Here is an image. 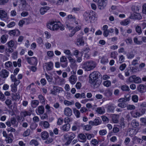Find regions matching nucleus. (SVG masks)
<instances>
[{"mask_svg": "<svg viewBox=\"0 0 146 146\" xmlns=\"http://www.w3.org/2000/svg\"><path fill=\"white\" fill-rule=\"evenodd\" d=\"M44 108L42 106H39L36 110V112H37L38 111L40 114H43L44 112Z\"/></svg>", "mask_w": 146, "mask_h": 146, "instance_id": "20", "label": "nucleus"}, {"mask_svg": "<svg viewBox=\"0 0 146 146\" xmlns=\"http://www.w3.org/2000/svg\"><path fill=\"white\" fill-rule=\"evenodd\" d=\"M64 113L66 116H70L72 114V111L70 108L67 107L64 109Z\"/></svg>", "mask_w": 146, "mask_h": 146, "instance_id": "14", "label": "nucleus"}, {"mask_svg": "<svg viewBox=\"0 0 146 146\" xmlns=\"http://www.w3.org/2000/svg\"><path fill=\"white\" fill-rule=\"evenodd\" d=\"M7 17V13L3 10H0V18L2 19L5 18Z\"/></svg>", "mask_w": 146, "mask_h": 146, "instance_id": "36", "label": "nucleus"}, {"mask_svg": "<svg viewBox=\"0 0 146 146\" xmlns=\"http://www.w3.org/2000/svg\"><path fill=\"white\" fill-rule=\"evenodd\" d=\"M49 9V7L47 6H44L41 8L40 10V14L43 15Z\"/></svg>", "mask_w": 146, "mask_h": 146, "instance_id": "24", "label": "nucleus"}, {"mask_svg": "<svg viewBox=\"0 0 146 146\" xmlns=\"http://www.w3.org/2000/svg\"><path fill=\"white\" fill-rule=\"evenodd\" d=\"M39 104V102L38 100H34L31 101V106L33 108L36 107Z\"/></svg>", "mask_w": 146, "mask_h": 146, "instance_id": "29", "label": "nucleus"}, {"mask_svg": "<svg viewBox=\"0 0 146 146\" xmlns=\"http://www.w3.org/2000/svg\"><path fill=\"white\" fill-rule=\"evenodd\" d=\"M7 44H8V46L10 48H12L14 45L15 42L14 41L11 40L9 41Z\"/></svg>", "mask_w": 146, "mask_h": 146, "instance_id": "58", "label": "nucleus"}, {"mask_svg": "<svg viewBox=\"0 0 146 146\" xmlns=\"http://www.w3.org/2000/svg\"><path fill=\"white\" fill-rule=\"evenodd\" d=\"M40 125L41 126H43L44 128L47 129L50 127V124L47 121H45L41 122L40 124Z\"/></svg>", "mask_w": 146, "mask_h": 146, "instance_id": "22", "label": "nucleus"}, {"mask_svg": "<svg viewBox=\"0 0 146 146\" xmlns=\"http://www.w3.org/2000/svg\"><path fill=\"white\" fill-rule=\"evenodd\" d=\"M75 134L72 132L70 133L68 135L69 139L71 141L75 137Z\"/></svg>", "mask_w": 146, "mask_h": 146, "instance_id": "48", "label": "nucleus"}, {"mask_svg": "<svg viewBox=\"0 0 146 146\" xmlns=\"http://www.w3.org/2000/svg\"><path fill=\"white\" fill-rule=\"evenodd\" d=\"M12 125L14 126L17 127L18 125L16 124V120L15 117H11L10 119V121Z\"/></svg>", "mask_w": 146, "mask_h": 146, "instance_id": "40", "label": "nucleus"}, {"mask_svg": "<svg viewBox=\"0 0 146 146\" xmlns=\"http://www.w3.org/2000/svg\"><path fill=\"white\" fill-rule=\"evenodd\" d=\"M70 128V125L69 123H66L63 125L62 127V129L64 131H68Z\"/></svg>", "mask_w": 146, "mask_h": 146, "instance_id": "28", "label": "nucleus"}, {"mask_svg": "<svg viewBox=\"0 0 146 146\" xmlns=\"http://www.w3.org/2000/svg\"><path fill=\"white\" fill-rule=\"evenodd\" d=\"M64 103L65 105L69 106L74 104V102L73 101L70 102L69 101L65 100L64 102Z\"/></svg>", "mask_w": 146, "mask_h": 146, "instance_id": "47", "label": "nucleus"}, {"mask_svg": "<svg viewBox=\"0 0 146 146\" xmlns=\"http://www.w3.org/2000/svg\"><path fill=\"white\" fill-rule=\"evenodd\" d=\"M132 100L134 102H137L138 100V97L136 95H133L131 98Z\"/></svg>", "mask_w": 146, "mask_h": 146, "instance_id": "54", "label": "nucleus"}, {"mask_svg": "<svg viewBox=\"0 0 146 146\" xmlns=\"http://www.w3.org/2000/svg\"><path fill=\"white\" fill-rule=\"evenodd\" d=\"M121 89L123 91L128 92L130 90L129 87L126 85L122 86H121Z\"/></svg>", "mask_w": 146, "mask_h": 146, "instance_id": "37", "label": "nucleus"}, {"mask_svg": "<svg viewBox=\"0 0 146 146\" xmlns=\"http://www.w3.org/2000/svg\"><path fill=\"white\" fill-rule=\"evenodd\" d=\"M77 78L75 75H71L69 78V81L72 85H74L76 83Z\"/></svg>", "mask_w": 146, "mask_h": 146, "instance_id": "16", "label": "nucleus"}, {"mask_svg": "<svg viewBox=\"0 0 146 146\" xmlns=\"http://www.w3.org/2000/svg\"><path fill=\"white\" fill-rule=\"evenodd\" d=\"M131 125L132 127L136 128L139 126V123L136 119H134L132 121Z\"/></svg>", "mask_w": 146, "mask_h": 146, "instance_id": "23", "label": "nucleus"}, {"mask_svg": "<svg viewBox=\"0 0 146 146\" xmlns=\"http://www.w3.org/2000/svg\"><path fill=\"white\" fill-rule=\"evenodd\" d=\"M118 115L113 114L112 116V120L113 123H117L118 122Z\"/></svg>", "mask_w": 146, "mask_h": 146, "instance_id": "39", "label": "nucleus"}, {"mask_svg": "<svg viewBox=\"0 0 146 146\" xmlns=\"http://www.w3.org/2000/svg\"><path fill=\"white\" fill-rule=\"evenodd\" d=\"M96 63L93 61L90 60L85 62L82 64V68L86 71H90L93 70L96 66Z\"/></svg>", "mask_w": 146, "mask_h": 146, "instance_id": "3", "label": "nucleus"}, {"mask_svg": "<svg viewBox=\"0 0 146 146\" xmlns=\"http://www.w3.org/2000/svg\"><path fill=\"white\" fill-rule=\"evenodd\" d=\"M31 132V130L30 129H27L23 133V136L24 137H26L29 136Z\"/></svg>", "mask_w": 146, "mask_h": 146, "instance_id": "46", "label": "nucleus"}, {"mask_svg": "<svg viewBox=\"0 0 146 146\" xmlns=\"http://www.w3.org/2000/svg\"><path fill=\"white\" fill-rule=\"evenodd\" d=\"M53 89L57 93H61L63 91V89L62 88L55 86H53Z\"/></svg>", "mask_w": 146, "mask_h": 146, "instance_id": "32", "label": "nucleus"}, {"mask_svg": "<svg viewBox=\"0 0 146 146\" xmlns=\"http://www.w3.org/2000/svg\"><path fill=\"white\" fill-rule=\"evenodd\" d=\"M45 75L48 82H50L52 81L53 78L51 76L48 75L46 73H45Z\"/></svg>", "mask_w": 146, "mask_h": 146, "instance_id": "50", "label": "nucleus"}, {"mask_svg": "<svg viewBox=\"0 0 146 146\" xmlns=\"http://www.w3.org/2000/svg\"><path fill=\"white\" fill-rule=\"evenodd\" d=\"M8 33L11 36H18L20 35V32L18 30L15 29L9 31Z\"/></svg>", "mask_w": 146, "mask_h": 146, "instance_id": "10", "label": "nucleus"}, {"mask_svg": "<svg viewBox=\"0 0 146 146\" xmlns=\"http://www.w3.org/2000/svg\"><path fill=\"white\" fill-rule=\"evenodd\" d=\"M47 28L51 30H57L59 29L63 31L64 29V27L62 26L60 22H57L54 21H49L47 24Z\"/></svg>", "mask_w": 146, "mask_h": 146, "instance_id": "2", "label": "nucleus"}, {"mask_svg": "<svg viewBox=\"0 0 146 146\" xmlns=\"http://www.w3.org/2000/svg\"><path fill=\"white\" fill-rule=\"evenodd\" d=\"M26 60L30 64H36L37 63V60L36 57L34 56L32 57H27Z\"/></svg>", "mask_w": 146, "mask_h": 146, "instance_id": "5", "label": "nucleus"}, {"mask_svg": "<svg viewBox=\"0 0 146 146\" xmlns=\"http://www.w3.org/2000/svg\"><path fill=\"white\" fill-rule=\"evenodd\" d=\"M117 55V53L116 51L112 52H111L110 56L112 58L115 59Z\"/></svg>", "mask_w": 146, "mask_h": 146, "instance_id": "57", "label": "nucleus"}, {"mask_svg": "<svg viewBox=\"0 0 146 146\" xmlns=\"http://www.w3.org/2000/svg\"><path fill=\"white\" fill-rule=\"evenodd\" d=\"M48 133L46 131H43L41 133V138L44 140L46 139L48 137Z\"/></svg>", "mask_w": 146, "mask_h": 146, "instance_id": "31", "label": "nucleus"}, {"mask_svg": "<svg viewBox=\"0 0 146 146\" xmlns=\"http://www.w3.org/2000/svg\"><path fill=\"white\" fill-rule=\"evenodd\" d=\"M118 106L119 107L124 108L127 106V104L125 103H120L118 104Z\"/></svg>", "mask_w": 146, "mask_h": 146, "instance_id": "62", "label": "nucleus"}, {"mask_svg": "<svg viewBox=\"0 0 146 146\" xmlns=\"http://www.w3.org/2000/svg\"><path fill=\"white\" fill-rule=\"evenodd\" d=\"M137 90L141 93H143L146 91V86L143 84H140L137 87Z\"/></svg>", "mask_w": 146, "mask_h": 146, "instance_id": "11", "label": "nucleus"}, {"mask_svg": "<svg viewBox=\"0 0 146 146\" xmlns=\"http://www.w3.org/2000/svg\"><path fill=\"white\" fill-rule=\"evenodd\" d=\"M6 139L5 141H6L7 143H11L13 141V139L10 137L7 136L6 137Z\"/></svg>", "mask_w": 146, "mask_h": 146, "instance_id": "64", "label": "nucleus"}, {"mask_svg": "<svg viewBox=\"0 0 146 146\" xmlns=\"http://www.w3.org/2000/svg\"><path fill=\"white\" fill-rule=\"evenodd\" d=\"M127 56L128 59H131L134 57V55L132 52L128 53L127 54Z\"/></svg>", "mask_w": 146, "mask_h": 146, "instance_id": "59", "label": "nucleus"}, {"mask_svg": "<svg viewBox=\"0 0 146 146\" xmlns=\"http://www.w3.org/2000/svg\"><path fill=\"white\" fill-rule=\"evenodd\" d=\"M37 124L36 123H32L30 126V128L32 130H35L37 127Z\"/></svg>", "mask_w": 146, "mask_h": 146, "instance_id": "53", "label": "nucleus"}, {"mask_svg": "<svg viewBox=\"0 0 146 146\" xmlns=\"http://www.w3.org/2000/svg\"><path fill=\"white\" fill-rule=\"evenodd\" d=\"M140 8V6L139 5L133 6L132 7V10L134 12V13H137L139 12V11Z\"/></svg>", "mask_w": 146, "mask_h": 146, "instance_id": "38", "label": "nucleus"}, {"mask_svg": "<svg viewBox=\"0 0 146 146\" xmlns=\"http://www.w3.org/2000/svg\"><path fill=\"white\" fill-rule=\"evenodd\" d=\"M135 30L139 35H140L142 32L141 27L139 26L136 27Z\"/></svg>", "mask_w": 146, "mask_h": 146, "instance_id": "55", "label": "nucleus"}, {"mask_svg": "<svg viewBox=\"0 0 146 146\" xmlns=\"http://www.w3.org/2000/svg\"><path fill=\"white\" fill-rule=\"evenodd\" d=\"M44 64V67L46 68V71H50L52 69L53 64L51 62L45 63Z\"/></svg>", "mask_w": 146, "mask_h": 146, "instance_id": "9", "label": "nucleus"}, {"mask_svg": "<svg viewBox=\"0 0 146 146\" xmlns=\"http://www.w3.org/2000/svg\"><path fill=\"white\" fill-rule=\"evenodd\" d=\"M126 65L125 63L121 64L119 66V69L121 71L123 70L126 67Z\"/></svg>", "mask_w": 146, "mask_h": 146, "instance_id": "63", "label": "nucleus"}, {"mask_svg": "<svg viewBox=\"0 0 146 146\" xmlns=\"http://www.w3.org/2000/svg\"><path fill=\"white\" fill-rule=\"evenodd\" d=\"M74 97L77 99L85 98H86L85 94L84 93H82L81 94L77 93L74 95Z\"/></svg>", "mask_w": 146, "mask_h": 146, "instance_id": "19", "label": "nucleus"}, {"mask_svg": "<svg viewBox=\"0 0 146 146\" xmlns=\"http://www.w3.org/2000/svg\"><path fill=\"white\" fill-rule=\"evenodd\" d=\"M127 133L129 136L132 137L137 133V131L135 129L129 128L128 129Z\"/></svg>", "mask_w": 146, "mask_h": 146, "instance_id": "17", "label": "nucleus"}, {"mask_svg": "<svg viewBox=\"0 0 146 146\" xmlns=\"http://www.w3.org/2000/svg\"><path fill=\"white\" fill-rule=\"evenodd\" d=\"M12 98L13 100H16L17 99H19L20 96L19 93L13 94H12Z\"/></svg>", "mask_w": 146, "mask_h": 146, "instance_id": "45", "label": "nucleus"}, {"mask_svg": "<svg viewBox=\"0 0 146 146\" xmlns=\"http://www.w3.org/2000/svg\"><path fill=\"white\" fill-rule=\"evenodd\" d=\"M73 112L77 118H78L80 117V113L78 110L75 108L73 109Z\"/></svg>", "mask_w": 146, "mask_h": 146, "instance_id": "43", "label": "nucleus"}, {"mask_svg": "<svg viewBox=\"0 0 146 146\" xmlns=\"http://www.w3.org/2000/svg\"><path fill=\"white\" fill-rule=\"evenodd\" d=\"M125 115V117L127 121L129 122L131 121L132 119L131 117L130 116V114L127 112H125L124 113Z\"/></svg>", "mask_w": 146, "mask_h": 146, "instance_id": "35", "label": "nucleus"}, {"mask_svg": "<svg viewBox=\"0 0 146 146\" xmlns=\"http://www.w3.org/2000/svg\"><path fill=\"white\" fill-rule=\"evenodd\" d=\"M21 59L20 58H19L17 62L16 61H13V64L15 67H16L18 65L19 67H20L21 66Z\"/></svg>", "mask_w": 146, "mask_h": 146, "instance_id": "27", "label": "nucleus"}, {"mask_svg": "<svg viewBox=\"0 0 146 146\" xmlns=\"http://www.w3.org/2000/svg\"><path fill=\"white\" fill-rule=\"evenodd\" d=\"M108 62V60L106 56H103L101 58L100 62L103 64H106Z\"/></svg>", "mask_w": 146, "mask_h": 146, "instance_id": "34", "label": "nucleus"}, {"mask_svg": "<svg viewBox=\"0 0 146 146\" xmlns=\"http://www.w3.org/2000/svg\"><path fill=\"white\" fill-rule=\"evenodd\" d=\"M30 144L31 145H34L35 146H37L38 145V143L37 140H32L30 142Z\"/></svg>", "mask_w": 146, "mask_h": 146, "instance_id": "56", "label": "nucleus"}, {"mask_svg": "<svg viewBox=\"0 0 146 146\" xmlns=\"http://www.w3.org/2000/svg\"><path fill=\"white\" fill-rule=\"evenodd\" d=\"M91 143L93 146H96L98 144L99 142L97 140L95 139H93L91 141Z\"/></svg>", "mask_w": 146, "mask_h": 146, "instance_id": "51", "label": "nucleus"}, {"mask_svg": "<svg viewBox=\"0 0 146 146\" xmlns=\"http://www.w3.org/2000/svg\"><path fill=\"white\" fill-rule=\"evenodd\" d=\"M38 98L39 99L40 102L42 104L45 103V100L44 97L42 95H39L38 96Z\"/></svg>", "mask_w": 146, "mask_h": 146, "instance_id": "42", "label": "nucleus"}, {"mask_svg": "<svg viewBox=\"0 0 146 146\" xmlns=\"http://www.w3.org/2000/svg\"><path fill=\"white\" fill-rule=\"evenodd\" d=\"M96 111L99 114H102L105 113V110L104 107H99L97 108Z\"/></svg>", "mask_w": 146, "mask_h": 146, "instance_id": "26", "label": "nucleus"}, {"mask_svg": "<svg viewBox=\"0 0 146 146\" xmlns=\"http://www.w3.org/2000/svg\"><path fill=\"white\" fill-rule=\"evenodd\" d=\"M60 62H68L67 58L65 56H62L60 58Z\"/></svg>", "mask_w": 146, "mask_h": 146, "instance_id": "61", "label": "nucleus"}, {"mask_svg": "<svg viewBox=\"0 0 146 146\" xmlns=\"http://www.w3.org/2000/svg\"><path fill=\"white\" fill-rule=\"evenodd\" d=\"M80 34V36H79V35L78 36L79 38H77L76 43V44L79 46H83L84 43V41L82 37L83 33H81Z\"/></svg>", "mask_w": 146, "mask_h": 146, "instance_id": "4", "label": "nucleus"}, {"mask_svg": "<svg viewBox=\"0 0 146 146\" xmlns=\"http://www.w3.org/2000/svg\"><path fill=\"white\" fill-rule=\"evenodd\" d=\"M131 113L133 117L137 118L141 116L140 113L138 112L132 111L131 112Z\"/></svg>", "mask_w": 146, "mask_h": 146, "instance_id": "41", "label": "nucleus"}, {"mask_svg": "<svg viewBox=\"0 0 146 146\" xmlns=\"http://www.w3.org/2000/svg\"><path fill=\"white\" fill-rule=\"evenodd\" d=\"M78 141L82 143H84L86 141V137L83 133H80L78 135Z\"/></svg>", "mask_w": 146, "mask_h": 146, "instance_id": "7", "label": "nucleus"}, {"mask_svg": "<svg viewBox=\"0 0 146 146\" xmlns=\"http://www.w3.org/2000/svg\"><path fill=\"white\" fill-rule=\"evenodd\" d=\"M9 74V72L6 69H3L0 72V76L3 78H6Z\"/></svg>", "mask_w": 146, "mask_h": 146, "instance_id": "12", "label": "nucleus"}, {"mask_svg": "<svg viewBox=\"0 0 146 146\" xmlns=\"http://www.w3.org/2000/svg\"><path fill=\"white\" fill-rule=\"evenodd\" d=\"M100 75V74L98 71H94L89 75V82L93 85L94 88H98L101 83L102 81L98 79Z\"/></svg>", "mask_w": 146, "mask_h": 146, "instance_id": "1", "label": "nucleus"}, {"mask_svg": "<svg viewBox=\"0 0 146 146\" xmlns=\"http://www.w3.org/2000/svg\"><path fill=\"white\" fill-rule=\"evenodd\" d=\"M8 36L7 35H4L2 36L1 39L2 43H5L7 41Z\"/></svg>", "mask_w": 146, "mask_h": 146, "instance_id": "33", "label": "nucleus"}, {"mask_svg": "<svg viewBox=\"0 0 146 146\" xmlns=\"http://www.w3.org/2000/svg\"><path fill=\"white\" fill-rule=\"evenodd\" d=\"M104 94L105 96L110 97L112 94V91L109 88L107 89L104 91Z\"/></svg>", "mask_w": 146, "mask_h": 146, "instance_id": "18", "label": "nucleus"}, {"mask_svg": "<svg viewBox=\"0 0 146 146\" xmlns=\"http://www.w3.org/2000/svg\"><path fill=\"white\" fill-rule=\"evenodd\" d=\"M98 8L100 9H104L106 5L104 0H98Z\"/></svg>", "mask_w": 146, "mask_h": 146, "instance_id": "8", "label": "nucleus"}, {"mask_svg": "<svg viewBox=\"0 0 146 146\" xmlns=\"http://www.w3.org/2000/svg\"><path fill=\"white\" fill-rule=\"evenodd\" d=\"M132 19H141L142 17L141 15L138 13H134L131 16Z\"/></svg>", "mask_w": 146, "mask_h": 146, "instance_id": "21", "label": "nucleus"}, {"mask_svg": "<svg viewBox=\"0 0 146 146\" xmlns=\"http://www.w3.org/2000/svg\"><path fill=\"white\" fill-rule=\"evenodd\" d=\"M115 108V107L113 104L108 105L107 108V111L108 112L113 113Z\"/></svg>", "mask_w": 146, "mask_h": 146, "instance_id": "25", "label": "nucleus"}, {"mask_svg": "<svg viewBox=\"0 0 146 146\" xmlns=\"http://www.w3.org/2000/svg\"><path fill=\"white\" fill-rule=\"evenodd\" d=\"M101 120L98 118L95 119L93 121H90L89 122V124L92 126L97 125L101 123Z\"/></svg>", "mask_w": 146, "mask_h": 146, "instance_id": "13", "label": "nucleus"}, {"mask_svg": "<svg viewBox=\"0 0 146 146\" xmlns=\"http://www.w3.org/2000/svg\"><path fill=\"white\" fill-rule=\"evenodd\" d=\"M129 23V20L128 19H126L121 22L120 24L122 25L126 26Z\"/></svg>", "mask_w": 146, "mask_h": 146, "instance_id": "49", "label": "nucleus"}, {"mask_svg": "<svg viewBox=\"0 0 146 146\" xmlns=\"http://www.w3.org/2000/svg\"><path fill=\"white\" fill-rule=\"evenodd\" d=\"M11 90L13 92H16L17 90V86L15 85L12 84L11 85Z\"/></svg>", "mask_w": 146, "mask_h": 146, "instance_id": "60", "label": "nucleus"}, {"mask_svg": "<svg viewBox=\"0 0 146 146\" xmlns=\"http://www.w3.org/2000/svg\"><path fill=\"white\" fill-rule=\"evenodd\" d=\"M31 114V113L30 111H24L21 112L20 113V115H22L23 116V119H24V118L27 116H30Z\"/></svg>", "mask_w": 146, "mask_h": 146, "instance_id": "30", "label": "nucleus"}, {"mask_svg": "<svg viewBox=\"0 0 146 146\" xmlns=\"http://www.w3.org/2000/svg\"><path fill=\"white\" fill-rule=\"evenodd\" d=\"M84 16L85 20L86 21H91L92 18L94 17L90 13L87 12H85L84 13Z\"/></svg>", "mask_w": 146, "mask_h": 146, "instance_id": "6", "label": "nucleus"}, {"mask_svg": "<svg viewBox=\"0 0 146 146\" xmlns=\"http://www.w3.org/2000/svg\"><path fill=\"white\" fill-rule=\"evenodd\" d=\"M132 78L134 82L137 84H139L141 82V78L139 77H137L135 75H133L130 77L129 79Z\"/></svg>", "mask_w": 146, "mask_h": 146, "instance_id": "15", "label": "nucleus"}, {"mask_svg": "<svg viewBox=\"0 0 146 146\" xmlns=\"http://www.w3.org/2000/svg\"><path fill=\"white\" fill-rule=\"evenodd\" d=\"M5 65L6 68L8 69V68H11L12 66V63L11 62L8 61L5 63Z\"/></svg>", "mask_w": 146, "mask_h": 146, "instance_id": "44", "label": "nucleus"}, {"mask_svg": "<svg viewBox=\"0 0 146 146\" xmlns=\"http://www.w3.org/2000/svg\"><path fill=\"white\" fill-rule=\"evenodd\" d=\"M103 84L104 86L108 87L111 86V82L110 81L108 80L104 81Z\"/></svg>", "mask_w": 146, "mask_h": 146, "instance_id": "52", "label": "nucleus"}]
</instances>
